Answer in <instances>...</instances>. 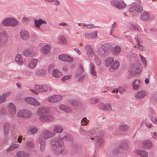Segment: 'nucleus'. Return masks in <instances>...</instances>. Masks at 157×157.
<instances>
[{
	"mask_svg": "<svg viewBox=\"0 0 157 157\" xmlns=\"http://www.w3.org/2000/svg\"><path fill=\"white\" fill-rule=\"evenodd\" d=\"M50 145L52 149L57 150L59 153L62 154L65 153L64 147L62 140L53 138L51 140Z\"/></svg>",
	"mask_w": 157,
	"mask_h": 157,
	"instance_id": "nucleus-1",
	"label": "nucleus"
},
{
	"mask_svg": "<svg viewBox=\"0 0 157 157\" xmlns=\"http://www.w3.org/2000/svg\"><path fill=\"white\" fill-rule=\"evenodd\" d=\"M33 115L32 113L28 110H21L17 113V116L18 117L29 118Z\"/></svg>",
	"mask_w": 157,
	"mask_h": 157,
	"instance_id": "nucleus-2",
	"label": "nucleus"
},
{
	"mask_svg": "<svg viewBox=\"0 0 157 157\" xmlns=\"http://www.w3.org/2000/svg\"><path fill=\"white\" fill-rule=\"evenodd\" d=\"M55 135V134L54 133L51 132L48 130H45L41 132L39 139L46 141V139L54 136Z\"/></svg>",
	"mask_w": 157,
	"mask_h": 157,
	"instance_id": "nucleus-3",
	"label": "nucleus"
},
{
	"mask_svg": "<svg viewBox=\"0 0 157 157\" xmlns=\"http://www.w3.org/2000/svg\"><path fill=\"white\" fill-rule=\"evenodd\" d=\"M110 3L113 6L119 10L123 9L126 6V4L122 1L112 0L111 2Z\"/></svg>",
	"mask_w": 157,
	"mask_h": 157,
	"instance_id": "nucleus-4",
	"label": "nucleus"
},
{
	"mask_svg": "<svg viewBox=\"0 0 157 157\" xmlns=\"http://www.w3.org/2000/svg\"><path fill=\"white\" fill-rule=\"evenodd\" d=\"M35 90H32V92L36 94H38L39 92H46L47 90L46 86L36 85L35 87Z\"/></svg>",
	"mask_w": 157,
	"mask_h": 157,
	"instance_id": "nucleus-5",
	"label": "nucleus"
},
{
	"mask_svg": "<svg viewBox=\"0 0 157 157\" xmlns=\"http://www.w3.org/2000/svg\"><path fill=\"white\" fill-rule=\"evenodd\" d=\"M139 67V63L132 64L130 66L129 69V72L132 75L139 74L140 71Z\"/></svg>",
	"mask_w": 157,
	"mask_h": 157,
	"instance_id": "nucleus-6",
	"label": "nucleus"
},
{
	"mask_svg": "<svg viewBox=\"0 0 157 157\" xmlns=\"http://www.w3.org/2000/svg\"><path fill=\"white\" fill-rule=\"evenodd\" d=\"M3 23L4 25L6 26H14L17 24V21L13 18H6L3 21Z\"/></svg>",
	"mask_w": 157,
	"mask_h": 157,
	"instance_id": "nucleus-7",
	"label": "nucleus"
},
{
	"mask_svg": "<svg viewBox=\"0 0 157 157\" xmlns=\"http://www.w3.org/2000/svg\"><path fill=\"white\" fill-rule=\"evenodd\" d=\"M7 34L5 31L2 32L0 29V46H4L7 43Z\"/></svg>",
	"mask_w": 157,
	"mask_h": 157,
	"instance_id": "nucleus-8",
	"label": "nucleus"
},
{
	"mask_svg": "<svg viewBox=\"0 0 157 157\" xmlns=\"http://www.w3.org/2000/svg\"><path fill=\"white\" fill-rule=\"evenodd\" d=\"M54 118L53 116L46 114L41 116L39 118L40 121L42 122L44 121L52 122L54 120Z\"/></svg>",
	"mask_w": 157,
	"mask_h": 157,
	"instance_id": "nucleus-9",
	"label": "nucleus"
},
{
	"mask_svg": "<svg viewBox=\"0 0 157 157\" xmlns=\"http://www.w3.org/2000/svg\"><path fill=\"white\" fill-rule=\"evenodd\" d=\"M25 101L35 106H39L40 105L39 102L33 98L28 97L25 98Z\"/></svg>",
	"mask_w": 157,
	"mask_h": 157,
	"instance_id": "nucleus-10",
	"label": "nucleus"
},
{
	"mask_svg": "<svg viewBox=\"0 0 157 157\" xmlns=\"http://www.w3.org/2000/svg\"><path fill=\"white\" fill-rule=\"evenodd\" d=\"M58 58L59 59L67 62H72L73 60L72 57L66 54L59 55Z\"/></svg>",
	"mask_w": 157,
	"mask_h": 157,
	"instance_id": "nucleus-11",
	"label": "nucleus"
},
{
	"mask_svg": "<svg viewBox=\"0 0 157 157\" xmlns=\"http://www.w3.org/2000/svg\"><path fill=\"white\" fill-rule=\"evenodd\" d=\"M146 95V91L141 90L137 92L135 94V97L137 99H140L144 98Z\"/></svg>",
	"mask_w": 157,
	"mask_h": 157,
	"instance_id": "nucleus-12",
	"label": "nucleus"
},
{
	"mask_svg": "<svg viewBox=\"0 0 157 157\" xmlns=\"http://www.w3.org/2000/svg\"><path fill=\"white\" fill-rule=\"evenodd\" d=\"M48 112V109L45 107L41 106L39 108L37 112V114L41 116L42 115L47 114Z\"/></svg>",
	"mask_w": 157,
	"mask_h": 157,
	"instance_id": "nucleus-13",
	"label": "nucleus"
},
{
	"mask_svg": "<svg viewBox=\"0 0 157 157\" xmlns=\"http://www.w3.org/2000/svg\"><path fill=\"white\" fill-rule=\"evenodd\" d=\"M8 111L10 114L13 115L16 113V107L15 105L12 102L9 103L8 104Z\"/></svg>",
	"mask_w": 157,
	"mask_h": 157,
	"instance_id": "nucleus-14",
	"label": "nucleus"
},
{
	"mask_svg": "<svg viewBox=\"0 0 157 157\" xmlns=\"http://www.w3.org/2000/svg\"><path fill=\"white\" fill-rule=\"evenodd\" d=\"M62 98L60 95H54L51 96L48 99V101L50 102H55L59 101Z\"/></svg>",
	"mask_w": 157,
	"mask_h": 157,
	"instance_id": "nucleus-15",
	"label": "nucleus"
},
{
	"mask_svg": "<svg viewBox=\"0 0 157 157\" xmlns=\"http://www.w3.org/2000/svg\"><path fill=\"white\" fill-rule=\"evenodd\" d=\"M85 49L87 55L89 56H92L94 54V52L92 47L90 45H86L85 46Z\"/></svg>",
	"mask_w": 157,
	"mask_h": 157,
	"instance_id": "nucleus-16",
	"label": "nucleus"
},
{
	"mask_svg": "<svg viewBox=\"0 0 157 157\" xmlns=\"http://www.w3.org/2000/svg\"><path fill=\"white\" fill-rule=\"evenodd\" d=\"M133 88L135 90H137L140 88V83L139 80L135 79L132 83Z\"/></svg>",
	"mask_w": 157,
	"mask_h": 157,
	"instance_id": "nucleus-17",
	"label": "nucleus"
},
{
	"mask_svg": "<svg viewBox=\"0 0 157 157\" xmlns=\"http://www.w3.org/2000/svg\"><path fill=\"white\" fill-rule=\"evenodd\" d=\"M20 36L21 38L24 40H27L29 38L28 32L25 30H22L21 31Z\"/></svg>",
	"mask_w": 157,
	"mask_h": 157,
	"instance_id": "nucleus-18",
	"label": "nucleus"
},
{
	"mask_svg": "<svg viewBox=\"0 0 157 157\" xmlns=\"http://www.w3.org/2000/svg\"><path fill=\"white\" fill-rule=\"evenodd\" d=\"M119 66V63L117 61H113L109 68V70L110 71H113L114 70L117 69Z\"/></svg>",
	"mask_w": 157,
	"mask_h": 157,
	"instance_id": "nucleus-19",
	"label": "nucleus"
},
{
	"mask_svg": "<svg viewBox=\"0 0 157 157\" xmlns=\"http://www.w3.org/2000/svg\"><path fill=\"white\" fill-rule=\"evenodd\" d=\"M34 25L36 28H39L42 24H47V22L45 20H43L41 19H39L38 20L35 19L34 20Z\"/></svg>",
	"mask_w": 157,
	"mask_h": 157,
	"instance_id": "nucleus-20",
	"label": "nucleus"
},
{
	"mask_svg": "<svg viewBox=\"0 0 157 157\" xmlns=\"http://www.w3.org/2000/svg\"><path fill=\"white\" fill-rule=\"evenodd\" d=\"M97 32L95 31L90 33H86L85 34V37L87 39H94L97 37Z\"/></svg>",
	"mask_w": 157,
	"mask_h": 157,
	"instance_id": "nucleus-21",
	"label": "nucleus"
},
{
	"mask_svg": "<svg viewBox=\"0 0 157 157\" xmlns=\"http://www.w3.org/2000/svg\"><path fill=\"white\" fill-rule=\"evenodd\" d=\"M90 139L91 140L94 139L96 140L97 144L98 145H101L103 144L104 142V140L101 137L97 136L95 138H91Z\"/></svg>",
	"mask_w": 157,
	"mask_h": 157,
	"instance_id": "nucleus-22",
	"label": "nucleus"
},
{
	"mask_svg": "<svg viewBox=\"0 0 157 157\" xmlns=\"http://www.w3.org/2000/svg\"><path fill=\"white\" fill-rule=\"evenodd\" d=\"M16 155L18 157H29L30 154L23 151H18L16 153Z\"/></svg>",
	"mask_w": 157,
	"mask_h": 157,
	"instance_id": "nucleus-23",
	"label": "nucleus"
},
{
	"mask_svg": "<svg viewBox=\"0 0 157 157\" xmlns=\"http://www.w3.org/2000/svg\"><path fill=\"white\" fill-rule=\"evenodd\" d=\"M84 69L82 65H80L78 67L76 71L75 75L77 78L82 74L84 72Z\"/></svg>",
	"mask_w": 157,
	"mask_h": 157,
	"instance_id": "nucleus-24",
	"label": "nucleus"
},
{
	"mask_svg": "<svg viewBox=\"0 0 157 157\" xmlns=\"http://www.w3.org/2000/svg\"><path fill=\"white\" fill-rule=\"evenodd\" d=\"M142 145L144 148L149 149L152 147V144L151 141L147 140L143 142Z\"/></svg>",
	"mask_w": 157,
	"mask_h": 157,
	"instance_id": "nucleus-25",
	"label": "nucleus"
},
{
	"mask_svg": "<svg viewBox=\"0 0 157 157\" xmlns=\"http://www.w3.org/2000/svg\"><path fill=\"white\" fill-rule=\"evenodd\" d=\"M10 128V124L9 123H6L3 125V130L4 134L6 135H7L9 132Z\"/></svg>",
	"mask_w": 157,
	"mask_h": 157,
	"instance_id": "nucleus-26",
	"label": "nucleus"
},
{
	"mask_svg": "<svg viewBox=\"0 0 157 157\" xmlns=\"http://www.w3.org/2000/svg\"><path fill=\"white\" fill-rule=\"evenodd\" d=\"M59 108L61 110L67 113H70L71 111V109L70 107L64 105H60L59 106Z\"/></svg>",
	"mask_w": 157,
	"mask_h": 157,
	"instance_id": "nucleus-27",
	"label": "nucleus"
},
{
	"mask_svg": "<svg viewBox=\"0 0 157 157\" xmlns=\"http://www.w3.org/2000/svg\"><path fill=\"white\" fill-rule=\"evenodd\" d=\"M135 39L136 40V41L137 42V48L141 50H143L144 49V48L143 47V46L142 44V40L137 37H135Z\"/></svg>",
	"mask_w": 157,
	"mask_h": 157,
	"instance_id": "nucleus-28",
	"label": "nucleus"
},
{
	"mask_svg": "<svg viewBox=\"0 0 157 157\" xmlns=\"http://www.w3.org/2000/svg\"><path fill=\"white\" fill-rule=\"evenodd\" d=\"M100 108L102 109L107 111L111 110L112 109L111 106L110 104H100Z\"/></svg>",
	"mask_w": 157,
	"mask_h": 157,
	"instance_id": "nucleus-29",
	"label": "nucleus"
},
{
	"mask_svg": "<svg viewBox=\"0 0 157 157\" xmlns=\"http://www.w3.org/2000/svg\"><path fill=\"white\" fill-rule=\"evenodd\" d=\"M15 61L18 65L21 66L23 63V61L21 56L20 54H17L15 58Z\"/></svg>",
	"mask_w": 157,
	"mask_h": 157,
	"instance_id": "nucleus-30",
	"label": "nucleus"
},
{
	"mask_svg": "<svg viewBox=\"0 0 157 157\" xmlns=\"http://www.w3.org/2000/svg\"><path fill=\"white\" fill-rule=\"evenodd\" d=\"M38 60L36 59H32L30 62L28 66L31 69L34 68L36 66Z\"/></svg>",
	"mask_w": 157,
	"mask_h": 157,
	"instance_id": "nucleus-31",
	"label": "nucleus"
},
{
	"mask_svg": "<svg viewBox=\"0 0 157 157\" xmlns=\"http://www.w3.org/2000/svg\"><path fill=\"white\" fill-rule=\"evenodd\" d=\"M25 147L26 148L32 149L34 148L35 144L33 141H28L25 143Z\"/></svg>",
	"mask_w": 157,
	"mask_h": 157,
	"instance_id": "nucleus-32",
	"label": "nucleus"
},
{
	"mask_svg": "<svg viewBox=\"0 0 157 157\" xmlns=\"http://www.w3.org/2000/svg\"><path fill=\"white\" fill-rule=\"evenodd\" d=\"M136 152L141 157H148V156L147 153L144 151L138 150L136 151Z\"/></svg>",
	"mask_w": 157,
	"mask_h": 157,
	"instance_id": "nucleus-33",
	"label": "nucleus"
},
{
	"mask_svg": "<svg viewBox=\"0 0 157 157\" xmlns=\"http://www.w3.org/2000/svg\"><path fill=\"white\" fill-rule=\"evenodd\" d=\"M52 75L55 78H59L62 76V74L57 69H55L53 71Z\"/></svg>",
	"mask_w": 157,
	"mask_h": 157,
	"instance_id": "nucleus-34",
	"label": "nucleus"
},
{
	"mask_svg": "<svg viewBox=\"0 0 157 157\" xmlns=\"http://www.w3.org/2000/svg\"><path fill=\"white\" fill-rule=\"evenodd\" d=\"M114 61V59L113 58L108 57L106 59L105 61V65L106 67H109L111 64Z\"/></svg>",
	"mask_w": 157,
	"mask_h": 157,
	"instance_id": "nucleus-35",
	"label": "nucleus"
},
{
	"mask_svg": "<svg viewBox=\"0 0 157 157\" xmlns=\"http://www.w3.org/2000/svg\"><path fill=\"white\" fill-rule=\"evenodd\" d=\"M78 25L84 29H91L94 28V25L92 24H86L84 23H79Z\"/></svg>",
	"mask_w": 157,
	"mask_h": 157,
	"instance_id": "nucleus-36",
	"label": "nucleus"
},
{
	"mask_svg": "<svg viewBox=\"0 0 157 157\" xmlns=\"http://www.w3.org/2000/svg\"><path fill=\"white\" fill-rule=\"evenodd\" d=\"M140 18L142 20L146 21L148 20L149 18V14L147 12H144L142 13Z\"/></svg>",
	"mask_w": 157,
	"mask_h": 157,
	"instance_id": "nucleus-37",
	"label": "nucleus"
},
{
	"mask_svg": "<svg viewBox=\"0 0 157 157\" xmlns=\"http://www.w3.org/2000/svg\"><path fill=\"white\" fill-rule=\"evenodd\" d=\"M121 52V48L118 46L115 47L113 49V55L117 56Z\"/></svg>",
	"mask_w": 157,
	"mask_h": 157,
	"instance_id": "nucleus-38",
	"label": "nucleus"
},
{
	"mask_svg": "<svg viewBox=\"0 0 157 157\" xmlns=\"http://www.w3.org/2000/svg\"><path fill=\"white\" fill-rule=\"evenodd\" d=\"M129 128V126L127 124H121L119 125V129L121 131L125 132L128 131Z\"/></svg>",
	"mask_w": 157,
	"mask_h": 157,
	"instance_id": "nucleus-39",
	"label": "nucleus"
},
{
	"mask_svg": "<svg viewBox=\"0 0 157 157\" xmlns=\"http://www.w3.org/2000/svg\"><path fill=\"white\" fill-rule=\"evenodd\" d=\"M50 49V46L49 45H45L43 48L41 49V52L43 54H46L48 52Z\"/></svg>",
	"mask_w": 157,
	"mask_h": 157,
	"instance_id": "nucleus-40",
	"label": "nucleus"
},
{
	"mask_svg": "<svg viewBox=\"0 0 157 157\" xmlns=\"http://www.w3.org/2000/svg\"><path fill=\"white\" fill-rule=\"evenodd\" d=\"M39 142L40 145V149L41 151L43 152L45 149L46 141L39 139Z\"/></svg>",
	"mask_w": 157,
	"mask_h": 157,
	"instance_id": "nucleus-41",
	"label": "nucleus"
},
{
	"mask_svg": "<svg viewBox=\"0 0 157 157\" xmlns=\"http://www.w3.org/2000/svg\"><path fill=\"white\" fill-rule=\"evenodd\" d=\"M63 130L62 127L60 125H56L54 126V129L53 131L55 133H60Z\"/></svg>",
	"mask_w": 157,
	"mask_h": 157,
	"instance_id": "nucleus-42",
	"label": "nucleus"
},
{
	"mask_svg": "<svg viewBox=\"0 0 157 157\" xmlns=\"http://www.w3.org/2000/svg\"><path fill=\"white\" fill-rule=\"evenodd\" d=\"M90 73L93 76H95L97 74L96 71L95 69V67L93 63H90Z\"/></svg>",
	"mask_w": 157,
	"mask_h": 157,
	"instance_id": "nucleus-43",
	"label": "nucleus"
},
{
	"mask_svg": "<svg viewBox=\"0 0 157 157\" xmlns=\"http://www.w3.org/2000/svg\"><path fill=\"white\" fill-rule=\"evenodd\" d=\"M38 131V129L37 128L34 127L31 128L29 129L28 133L29 134H34L36 133Z\"/></svg>",
	"mask_w": 157,
	"mask_h": 157,
	"instance_id": "nucleus-44",
	"label": "nucleus"
},
{
	"mask_svg": "<svg viewBox=\"0 0 157 157\" xmlns=\"http://www.w3.org/2000/svg\"><path fill=\"white\" fill-rule=\"evenodd\" d=\"M59 42L62 44H65L66 42V40L65 37L63 36H60L58 39Z\"/></svg>",
	"mask_w": 157,
	"mask_h": 157,
	"instance_id": "nucleus-45",
	"label": "nucleus"
},
{
	"mask_svg": "<svg viewBox=\"0 0 157 157\" xmlns=\"http://www.w3.org/2000/svg\"><path fill=\"white\" fill-rule=\"evenodd\" d=\"M19 146V144H13L11 145L9 148L7 149V151H10L15 148H17Z\"/></svg>",
	"mask_w": 157,
	"mask_h": 157,
	"instance_id": "nucleus-46",
	"label": "nucleus"
},
{
	"mask_svg": "<svg viewBox=\"0 0 157 157\" xmlns=\"http://www.w3.org/2000/svg\"><path fill=\"white\" fill-rule=\"evenodd\" d=\"M99 99L97 98H93L89 100V103L91 104H94L98 102Z\"/></svg>",
	"mask_w": 157,
	"mask_h": 157,
	"instance_id": "nucleus-47",
	"label": "nucleus"
},
{
	"mask_svg": "<svg viewBox=\"0 0 157 157\" xmlns=\"http://www.w3.org/2000/svg\"><path fill=\"white\" fill-rule=\"evenodd\" d=\"M124 91V90L121 87H119L118 88L116 89L115 90H113L112 91L113 93H114L115 91L116 93H117L118 92L121 94H122Z\"/></svg>",
	"mask_w": 157,
	"mask_h": 157,
	"instance_id": "nucleus-48",
	"label": "nucleus"
},
{
	"mask_svg": "<svg viewBox=\"0 0 157 157\" xmlns=\"http://www.w3.org/2000/svg\"><path fill=\"white\" fill-rule=\"evenodd\" d=\"M23 55L25 56L32 55V52L28 50H25L23 52Z\"/></svg>",
	"mask_w": 157,
	"mask_h": 157,
	"instance_id": "nucleus-49",
	"label": "nucleus"
},
{
	"mask_svg": "<svg viewBox=\"0 0 157 157\" xmlns=\"http://www.w3.org/2000/svg\"><path fill=\"white\" fill-rule=\"evenodd\" d=\"M88 121L86 117H84L81 121V124L83 126L86 125Z\"/></svg>",
	"mask_w": 157,
	"mask_h": 157,
	"instance_id": "nucleus-50",
	"label": "nucleus"
},
{
	"mask_svg": "<svg viewBox=\"0 0 157 157\" xmlns=\"http://www.w3.org/2000/svg\"><path fill=\"white\" fill-rule=\"evenodd\" d=\"M61 138L64 140H66L67 141H70L72 139L71 136L69 135H65L64 137H61Z\"/></svg>",
	"mask_w": 157,
	"mask_h": 157,
	"instance_id": "nucleus-51",
	"label": "nucleus"
},
{
	"mask_svg": "<svg viewBox=\"0 0 157 157\" xmlns=\"http://www.w3.org/2000/svg\"><path fill=\"white\" fill-rule=\"evenodd\" d=\"M71 77V75H65L62 78V81H65L66 80H68L70 79Z\"/></svg>",
	"mask_w": 157,
	"mask_h": 157,
	"instance_id": "nucleus-52",
	"label": "nucleus"
},
{
	"mask_svg": "<svg viewBox=\"0 0 157 157\" xmlns=\"http://www.w3.org/2000/svg\"><path fill=\"white\" fill-rule=\"evenodd\" d=\"M136 11L138 12H140L143 11V8L140 6L136 5Z\"/></svg>",
	"mask_w": 157,
	"mask_h": 157,
	"instance_id": "nucleus-53",
	"label": "nucleus"
},
{
	"mask_svg": "<svg viewBox=\"0 0 157 157\" xmlns=\"http://www.w3.org/2000/svg\"><path fill=\"white\" fill-rule=\"evenodd\" d=\"M70 103L74 106H77L78 105V101L73 100L70 101Z\"/></svg>",
	"mask_w": 157,
	"mask_h": 157,
	"instance_id": "nucleus-54",
	"label": "nucleus"
},
{
	"mask_svg": "<svg viewBox=\"0 0 157 157\" xmlns=\"http://www.w3.org/2000/svg\"><path fill=\"white\" fill-rule=\"evenodd\" d=\"M94 60L95 62L97 65L99 66L101 64V61L98 57L95 56L94 58Z\"/></svg>",
	"mask_w": 157,
	"mask_h": 157,
	"instance_id": "nucleus-55",
	"label": "nucleus"
},
{
	"mask_svg": "<svg viewBox=\"0 0 157 157\" xmlns=\"http://www.w3.org/2000/svg\"><path fill=\"white\" fill-rule=\"evenodd\" d=\"M37 75H44L46 74L45 71L42 70L37 71Z\"/></svg>",
	"mask_w": 157,
	"mask_h": 157,
	"instance_id": "nucleus-56",
	"label": "nucleus"
},
{
	"mask_svg": "<svg viewBox=\"0 0 157 157\" xmlns=\"http://www.w3.org/2000/svg\"><path fill=\"white\" fill-rule=\"evenodd\" d=\"M103 50L105 52V54L108 53L109 51V48L106 47H104L103 48Z\"/></svg>",
	"mask_w": 157,
	"mask_h": 157,
	"instance_id": "nucleus-57",
	"label": "nucleus"
},
{
	"mask_svg": "<svg viewBox=\"0 0 157 157\" xmlns=\"http://www.w3.org/2000/svg\"><path fill=\"white\" fill-rule=\"evenodd\" d=\"M6 113V111L4 109L2 108L1 109H0V115H4Z\"/></svg>",
	"mask_w": 157,
	"mask_h": 157,
	"instance_id": "nucleus-58",
	"label": "nucleus"
},
{
	"mask_svg": "<svg viewBox=\"0 0 157 157\" xmlns=\"http://www.w3.org/2000/svg\"><path fill=\"white\" fill-rule=\"evenodd\" d=\"M136 5L130 7L129 9V11L131 12H132L134 11H136Z\"/></svg>",
	"mask_w": 157,
	"mask_h": 157,
	"instance_id": "nucleus-59",
	"label": "nucleus"
},
{
	"mask_svg": "<svg viewBox=\"0 0 157 157\" xmlns=\"http://www.w3.org/2000/svg\"><path fill=\"white\" fill-rule=\"evenodd\" d=\"M85 77V75H83V76H82L81 77H80L78 80V82H80V83L82 82L84 80Z\"/></svg>",
	"mask_w": 157,
	"mask_h": 157,
	"instance_id": "nucleus-60",
	"label": "nucleus"
},
{
	"mask_svg": "<svg viewBox=\"0 0 157 157\" xmlns=\"http://www.w3.org/2000/svg\"><path fill=\"white\" fill-rule=\"evenodd\" d=\"M131 29L132 30H138V29L136 25H131Z\"/></svg>",
	"mask_w": 157,
	"mask_h": 157,
	"instance_id": "nucleus-61",
	"label": "nucleus"
},
{
	"mask_svg": "<svg viewBox=\"0 0 157 157\" xmlns=\"http://www.w3.org/2000/svg\"><path fill=\"white\" fill-rule=\"evenodd\" d=\"M140 57L143 64L145 65L146 64V62L144 57L141 55H140Z\"/></svg>",
	"mask_w": 157,
	"mask_h": 157,
	"instance_id": "nucleus-62",
	"label": "nucleus"
},
{
	"mask_svg": "<svg viewBox=\"0 0 157 157\" xmlns=\"http://www.w3.org/2000/svg\"><path fill=\"white\" fill-rule=\"evenodd\" d=\"M10 93L8 92V93L4 94H3L2 96H3V97H4V98H5V100L6 97L10 95Z\"/></svg>",
	"mask_w": 157,
	"mask_h": 157,
	"instance_id": "nucleus-63",
	"label": "nucleus"
},
{
	"mask_svg": "<svg viewBox=\"0 0 157 157\" xmlns=\"http://www.w3.org/2000/svg\"><path fill=\"white\" fill-rule=\"evenodd\" d=\"M152 122L155 124H157V118H152L151 119Z\"/></svg>",
	"mask_w": 157,
	"mask_h": 157,
	"instance_id": "nucleus-64",
	"label": "nucleus"
}]
</instances>
